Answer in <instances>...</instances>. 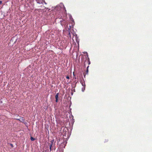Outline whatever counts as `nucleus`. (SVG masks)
Listing matches in <instances>:
<instances>
[{"label":"nucleus","instance_id":"nucleus-1","mask_svg":"<svg viewBox=\"0 0 152 152\" xmlns=\"http://www.w3.org/2000/svg\"><path fill=\"white\" fill-rule=\"evenodd\" d=\"M58 95H59L58 93H57L55 96V98L56 99V101L57 102H58Z\"/></svg>","mask_w":152,"mask_h":152},{"label":"nucleus","instance_id":"nucleus-8","mask_svg":"<svg viewBox=\"0 0 152 152\" xmlns=\"http://www.w3.org/2000/svg\"><path fill=\"white\" fill-rule=\"evenodd\" d=\"M84 77H85V75H84Z\"/></svg>","mask_w":152,"mask_h":152},{"label":"nucleus","instance_id":"nucleus-7","mask_svg":"<svg viewBox=\"0 0 152 152\" xmlns=\"http://www.w3.org/2000/svg\"><path fill=\"white\" fill-rule=\"evenodd\" d=\"M2 2L1 1H0V4H1Z\"/></svg>","mask_w":152,"mask_h":152},{"label":"nucleus","instance_id":"nucleus-5","mask_svg":"<svg viewBox=\"0 0 152 152\" xmlns=\"http://www.w3.org/2000/svg\"><path fill=\"white\" fill-rule=\"evenodd\" d=\"M31 139L32 141H33L34 140V138L33 137H31Z\"/></svg>","mask_w":152,"mask_h":152},{"label":"nucleus","instance_id":"nucleus-9","mask_svg":"<svg viewBox=\"0 0 152 152\" xmlns=\"http://www.w3.org/2000/svg\"><path fill=\"white\" fill-rule=\"evenodd\" d=\"M87 72H88V69H87Z\"/></svg>","mask_w":152,"mask_h":152},{"label":"nucleus","instance_id":"nucleus-4","mask_svg":"<svg viewBox=\"0 0 152 152\" xmlns=\"http://www.w3.org/2000/svg\"><path fill=\"white\" fill-rule=\"evenodd\" d=\"M82 86H83V87H84V86L85 87V83H82Z\"/></svg>","mask_w":152,"mask_h":152},{"label":"nucleus","instance_id":"nucleus-6","mask_svg":"<svg viewBox=\"0 0 152 152\" xmlns=\"http://www.w3.org/2000/svg\"><path fill=\"white\" fill-rule=\"evenodd\" d=\"M66 78L67 79H69V76H67L66 77Z\"/></svg>","mask_w":152,"mask_h":152},{"label":"nucleus","instance_id":"nucleus-2","mask_svg":"<svg viewBox=\"0 0 152 152\" xmlns=\"http://www.w3.org/2000/svg\"><path fill=\"white\" fill-rule=\"evenodd\" d=\"M53 144V142H52L51 144H50L49 146L50 147V151L51 150V147H52Z\"/></svg>","mask_w":152,"mask_h":152},{"label":"nucleus","instance_id":"nucleus-3","mask_svg":"<svg viewBox=\"0 0 152 152\" xmlns=\"http://www.w3.org/2000/svg\"><path fill=\"white\" fill-rule=\"evenodd\" d=\"M85 89V86L83 87V88H82V91H84Z\"/></svg>","mask_w":152,"mask_h":152}]
</instances>
